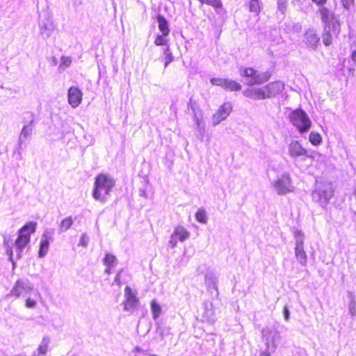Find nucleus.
Returning a JSON list of instances; mask_svg holds the SVG:
<instances>
[{
	"mask_svg": "<svg viewBox=\"0 0 356 356\" xmlns=\"http://www.w3.org/2000/svg\"><path fill=\"white\" fill-rule=\"evenodd\" d=\"M68 103L72 108H76L82 101V92L76 87H70L68 90Z\"/></svg>",
	"mask_w": 356,
	"mask_h": 356,
	"instance_id": "obj_16",
	"label": "nucleus"
},
{
	"mask_svg": "<svg viewBox=\"0 0 356 356\" xmlns=\"http://www.w3.org/2000/svg\"><path fill=\"white\" fill-rule=\"evenodd\" d=\"M341 3L346 9H350V8L353 5L354 0H341Z\"/></svg>",
	"mask_w": 356,
	"mask_h": 356,
	"instance_id": "obj_44",
	"label": "nucleus"
},
{
	"mask_svg": "<svg viewBox=\"0 0 356 356\" xmlns=\"http://www.w3.org/2000/svg\"><path fill=\"white\" fill-rule=\"evenodd\" d=\"M164 54L165 55V67H166L169 63H170L173 60V56L168 48L165 49Z\"/></svg>",
	"mask_w": 356,
	"mask_h": 356,
	"instance_id": "obj_39",
	"label": "nucleus"
},
{
	"mask_svg": "<svg viewBox=\"0 0 356 356\" xmlns=\"http://www.w3.org/2000/svg\"><path fill=\"white\" fill-rule=\"evenodd\" d=\"M274 191L277 195H282L293 193L295 187L293 185L291 175L288 172H284L272 183Z\"/></svg>",
	"mask_w": 356,
	"mask_h": 356,
	"instance_id": "obj_9",
	"label": "nucleus"
},
{
	"mask_svg": "<svg viewBox=\"0 0 356 356\" xmlns=\"http://www.w3.org/2000/svg\"><path fill=\"white\" fill-rule=\"evenodd\" d=\"M225 79L222 78H212L210 80V82L213 86H218L223 87Z\"/></svg>",
	"mask_w": 356,
	"mask_h": 356,
	"instance_id": "obj_41",
	"label": "nucleus"
},
{
	"mask_svg": "<svg viewBox=\"0 0 356 356\" xmlns=\"http://www.w3.org/2000/svg\"><path fill=\"white\" fill-rule=\"evenodd\" d=\"M309 140L314 146H318L322 143V137L318 132L312 131L309 135Z\"/></svg>",
	"mask_w": 356,
	"mask_h": 356,
	"instance_id": "obj_30",
	"label": "nucleus"
},
{
	"mask_svg": "<svg viewBox=\"0 0 356 356\" xmlns=\"http://www.w3.org/2000/svg\"><path fill=\"white\" fill-rule=\"evenodd\" d=\"M50 341L49 337H44L33 356L45 355L48 351Z\"/></svg>",
	"mask_w": 356,
	"mask_h": 356,
	"instance_id": "obj_19",
	"label": "nucleus"
},
{
	"mask_svg": "<svg viewBox=\"0 0 356 356\" xmlns=\"http://www.w3.org/2000/svg\"><path fill=\"white\" fill-rule=\"evenodd\" d=\"M334 195V189L330 183L324 182L316 184L312 193L314 202L321 207L325 208Z\"/></svg>",
	"mask_w": 356,
	"mask_h": 356,
	"instance_id": "obj_5",
	"label": "nucleus"
},
{
	"mask_svg": "<svg viewBox=\"0 0 356 356\" xmlns=\"http://www.w3.org/2000/svg\"><path fill=\"white\" fill-rule=\"evenodd\" d=\"M197 131V137L201 141L204 140V134L206 132V127H203L202 128H197L195 129Z\"/></svg>",
	"mask_w": 356,
	"mask_h": 356,
	"instance_id": "obj_40",
	"label": "nucleus"
},
{
	"mask_svg": "<svg viewBox=\"0 0 356 356\" xmlns=\"http://www.w3.org/2000/svg\"><path fill=\"white\" fill-rule=\"evenodd\" d=\"M34 287L28 280H17L15 283L10 294L15 298H19L24 293L28 294L33 291Z\"/></svg>",
	"mask_w": 356,
	"mask_h": 356,
	"instance_id": "obj_12",
	"label": "nucleus"
},
{
	"mask_svg": "<svg viewBox=\"0 0 356 356\" xmlns=\"http://www.w3.org/2000/svg\"><path fill=\"white\" fill-rule=\"evenodd\" d=\"M205 284L209 289L217 290L216 282L211 276H205Z\"/></svg>",
	"mask_w": 356,
	"mask_h": 356,
	"instance_id": "obj_35",
	"label": "nucleus"
},
{
	"mask_svg": "<svg viewBox=\"0 0 356 356\" xmlns=\"http://www.w3.org/2000/svg\"><path fill=\"white\" fill-rule=\"evenodd\" d=\"M166 36L167 35H164L163 33L158 35L154 40V44L156 46L165 45L168 42V40L165 38Z\"/></svg>",
	"mask_w": 356,
	"mask_h": 356,
	"instance_id": "obj_36",
	"label": "nucleus"
},
{
	"mask_svg": "<svg viewBox=\"0 0 356 356\" xmlns=\"http://www.w3.org/2000/svg\"><path fill=\"white\" fill-rule=\"evenodd\" d=\"M133 353L134 356H158L154 354L147 355L144 350H143L138 346H136L133 349Z\"/></svg>",
	"mask_w": 356,
	"mask_h": 356,
	"instance_id": "obj_38",
	"label": "nucleus"
},
{
	"mask_svg": "<svg viewBox=\"0 0 356 356\" xmlns=\"http://www.w3.org/2000/svg\"><path fill=\"white\" fill-rule=\"evenodd\" d=\"M321 18L325 23L324 32L322 35L323 42L325 46H330L332 38H337L340 33V24L334 15L327 8L320 10Z\"/></svg>",
	"mask_w": 356,
	"mask_h": 356,
	"instance_id": "obj_2",
	"label": "nucleus"
},
{
	"mask_svg": "<svg viewBox=\"0 0 356 356\" xmlns=\"http://www.w3.org/2000/svg\"><path fill=\"white\" fill-rule=\"evenodd\" d=\"M249 8L251 12L258 14L261 8V3L259 0H250Z\"/></svg>",
	"mask_w": 356,
	"mask_h": 356,
	"instance_id": "obj_32",
	"label": "nucleus"
},
{
	"mask_svg": "<svg viewBox=\"0 0 356 356\" xmlns=\"http://www.w3.org/2000/svg\"><path fill=\"white\" fill-rule=\"evenodd\" d=\"M33 131L32 122L29 123L23 127L19 136V142L22 143L31 135Z\"/></svg>",
	"mask_w": 356,
	"mask_h": 356,
	"instance_id": "obj_26",
	"label": "nucleus"
},
{
	"mask_svg": "<svg viewBox=\"0 0 356 356\" xmlns=\"http://www.w3.org/2000/svg\"><path fill=\"white\" fill-rule=\"evenodd\" d=\"M222 88L227 90L237 91L241 89V86L235 81L225 79Z\"/></svg>",
	"mask_w": 356,
	"mask_h": 356,
	"instance_id": "obj_25",
	"label": "nucleus"
},
{
	"mask_svg": "<svg viewBox=\"0 0 356 356\" xmlns=\"http://www.w3.org/2000/svg\"><path fill=\"white\" fill-rule=\"evenodd\" d=\"M289 311L286 307H284V316L286 321H288L289 318Z\"/></svg>",
	"mask_w": 356,
	"mask_h": 356,
	"instance_id": "obj_47",
	"label": "nucleus"
},
{
	"mask_svg": "<svg viewBox=\"0 0 356 356\" xmlns=\"http://www.w3.org/2000/svg\"><path fill=\"white\" fill-rule=\"evenodd\" d=\"M74 220L71 216H68L63 219L59 225V232H65L68 230L72 225Z\"/></svg>",
	"mask_w": 356,
	"mask_h": 356,
	"instance_id": "obj_28",
	"label": "nucleus"
},
{
	"mask_svg": "<svg viewBox=\"0 0 356 356\" xmlns=\"http://www.w3.org/2000/svg\"><path fill=\"white\" fill-rule=\"evenodd\" d=\"M316 4H323L325 3L326 0H312Z\"/></svg>",
	"mask_w": 356,
	"mask_h": 356,
	"instance_id": "obj_49",
	"label": "nucleus"
},
{
	"mask_svg": "<svg viewBox=\"0 0 356 356\" xmlns=\"http://www.w3.org/2000/svg\"><path fill=\"white\" fill-rule=\"evenodd\" d=\"M295 256L298 261L303 266L307 264V255L304 246H295Z\"/></svg>",
	"mask_w": 356,
	"mask_h": 356,
	"instance_id": "obj_21",
	"label": "nucleus"
},
{
	"mask_svg": "<svg viewBox=\"0 0 356 356\" xmlns=\"http://www.w3.org/2000/svg\"><path fill=\"white\" fill-rule=\"evenodd\" d=\"M193 120L195 124V129H201L203 127H206V122L204 120L203 113L201 110H193Z\"/></svg>",
	"mask_w": 356,
	"mask_h": 356,
	"instance_id": "obj_22",
	"label": "nucleus"
},
{
	"mask_svg": "<svg viewBox=\"0 0 356 356\" xmlns=\"http://www.w3.org/2000/svg\"><path fill=\"white\" fill-rule=\"evenodd\" d=\"M7 254L9 256V259L10 261L12 262L13 264V268H15V262L13 259V254H14V252H13V250L12 248H9L7 250Z\"/></svg>",
	"mask_w": 356,
	"mask_h": 356,
	"instance_id": "obj_45",
	"label": "nucleus"
},
{
	"mask_svg": "<svg viewBox=\"0 0 356 356\" xmlns=\"http://www.w3.org/2000/svg\"><path fill=\"white\" fill-rule=\"evenodd\" d=\"M240 74L245 78L246 83L250 86L262 84L268 81L271 76L268 71L258 72L252 67L240 69Z\"/></svg>",
	"mask_w": 356,
	"mask_h": 356,
	"instance_id": "obj_6",
	"label": "nucleus"
},
{
	"mask_svg": "<svg viewBox=\"0 0 356 356\" xmlns=\"http://www.w3.org/2000/svg\"><path fill=\"white\" fill-rule=\"evenodd\" d=\"M104 264L107 267L105 272L110 274L111 269L117 266L118 259L115 255L106 253L104 259Z\"/></svg>",
	"mask_w": 356,
	"mask_h": 356,
	"instance_id": "obj_20",
	"label": "nucleus"
},
{
	"mask_svg": "<svg viewBox=\"0 0 356 356\" xmlns=\"http://www.w3.org/2000/svg\"><path fill=\"white\" fill-rule=\"evenodd\" d=\"M261 339L267 352L274 353L281 339L280 332L276 327H266L261 331Z\"/></svg>",
	"mask_w": 356,
	"mask_h": 356,
	"instance_id": "obj_8",
	"label": "nucleus"
},
{
	"mask_svg": "<svg viewBox=\"0 0 356 356\" xmlns=\"http://www.w3.org/2000/svg\"><path fill=\"white\" fill-rule=\"evenodd\" d=\"M270 353L271 352L263 351L261 353L259 356H271Z\"/></svg>",
	"mask_w": 356,
	"mask_h": 356,
	"instance_id": "obj_50",
	"label": "nucleus"
},
{
	"mask_svg": "<svg viewBox=\"0 0 356 356\" xmlns=\"http://www.w3.org/2000/svg\"><path fill=\"white\" fill-rule=\"evenodd\" d=\"M320 38L315 30L309 29L305 33V42L307 47L312 50L316 49L319 44Z\"/></svg>",
	"mask_w": 356,
	"mask_h": 356,
	"instance_id": "obj_15",
	"label": "nucleus"
},
{
	"mask_svg": "<svg viewBox=\"0 0 356 356\" xmlns=\"http://www.w3.org/2000/svg\"><path fill=\"white\" fill-rule=\"evenodd\" d=\"M115 184L113 178L106 174H99L95 177L92 190V197L102 203H104Z\"/></svg>",
	"mask_w": 356,
	"mask_h": 356,
	"instance_id": "obj_1",
	"label": "nucleus"
},
{
	"mask_svg": "<svg viewBox=\"0 0 356 356\" xmlns=\"http://www.w3.org/2000/svg\"><path fill=\"white\" fill-rule=\"evenodd\" d=\"M265 88L270 98L280 93L284 88V84L282 81H275L266 86Z\"/></svg>",
	"mask_w": 356,
	"mask_h": 356,
	"instance_id": "obj_17",
	"label": "nucleus"
},
{
	"mask_svg": "<svg viewBox=\"0 0 356 356\" xmlns=\"http://www.w3.org/2000/svg\"><path fill=\"white\" fill-rule=\"evenodd\" d=\"M202 3L210 5L214 8H221L222 3L220 0H199Z\"/></svg>",
	"mask_w": 356,
	"mask_h": 356,
	"instance_id": "obj_37",
	"label": "nucleus"
},
{
	"mask_svg": "<svg viewBox=\"0 0 356 356\" xmlns=\"http://www.w3.org/2000/svg\"><path fill=\"white\" fill-rule=\"evenodd\" d=\"M293 234L295 238V246H304L305 234L302 231L295 229Z\"/></svg>",
	"mask_w": 356,
	"mask_h": 356,
	"instance_id": "obj_29",
	"label": "nucleus"
},
{
	"mask_svg": "<svg viewBox=\"0 0 356 356\" xmlns=\"http://www.w3.org/2000/svg\"><path fill=\"white\" fill-rule=\"evenodd\" d=\"M287 154L296 162L305 161L307 158L314 159L316 157L324 161V157L321 154L314 152L312 154H309L308 150L298 140H292L289 143Z\"/></svg>",
	"mask_w": 356,
	"mask_h": 356,
	"instance_id": "obj_3",
	"label": "nucleus"
},
{
	"mask_svg": "<svg viewBox=\"0 0 356 356\" xmlns=\"http://www.w3.org/2000/svg\"><path fill=\"white\" fill-rule=\"evenodd\" d=\"M42 296L38 291H34L33 296H28L25 300V307L28 309H35L38 302L42 300Z\"/></svg>",
	"mask_w": 356,
	"mask_h": 356,
	"instance_id": "obj_18",
	"label": "nucleus"
},
{
	"mask_svg": "<svg viewBox=\"0 0 356 356\" xmlns=\"http://www.w3.org/2000/svg\"><path fill=\"white\" fill-rule=\"evenodd\" d=\"M232 111V106L230 103L227 102L223 104L214 113L211 118L213 126H216L222 121L227 118Z\"/></svg>",
	"mask_w": 356,
	"mask_h": 356,
	"instance_id": "obj_13",
	"label": "nucleus"
},
{
	"mask_svg": "<svg viewBox=\"0 0 356 356\" xmlns=\"http://www.w3.org/2000/svg\"><path fill=\"white\" fill-rule=\"evenodd\" d=\"M291 124L296 127L300 134L307 132L312 127V121L307 114L302 109H296L289 114Z\"/></svg>",
	"mask_w": 356,
	"mask_h": 356,
	"instance_id": "obj_7",
	"label": "nucleus"
},
{
	"mask_svg": "<svg viewBox=\"0 0 356 356\" xmlns=\"http://www.w3.org/2000/svg\"><path fill=\"white\" fill-rule=\"evenodd\" d=\"M350 310L351 314L354 316L355 314V308L350 307Z\"/></svg>",
	"mask_w": 356,
	"mask_h": 356,
	"instance_id": "obj_51",
	"label": "nucleus"
},
{
	"mask_svg": "<svg viewBox=\"0 0 356 356\" xmlns=\"http://www.w3.org/2000/svg\"><path fill=\"white\" fill-rule=\"evenodd\" d=\"M72 61V59L70 56H63L60 58V65L58 66L59 71H64L66 68L70 67Z\"/></svg>",
	"mask_w": 356,
	"mask_h": 356,
	"instance_id": "obj_31",
	"label": "nucleus"
},
{
	"mask_svg": "<svg viewBox=\"0 0 356 356\" xmlns=\"http://www.w3.org/2000/svg\"><path fill=\"white\" fill-rule=\"evenodd\" d=\"M54 29L53 24L51 22H49L47 24H43L41 26V33L42 35L46 37H49L50 35L51 31Z\"/></svg>",
	"mask_w": 356,
	"mask_h": 356,
	"instance_id": "obj_34",
	"label": "nucleus"
},
{
	"mask_svg": "<svg viewBox=\"0 0 356 356\" xmlns=\"http://www.w3.org/2000/svg\"><path fill=\"white\" fill-rule=\"evenodd\" d=\"M49 247V242L47 237L45 236H43L42 238L41 239L40 244V249L38 255L40 257H44L46 256V254L48 252Z\"/></svg>",
	"mask_w": 356,
	"mask_h": 356,
	"instance_id": "obj_27",
	"label": "nucleus"
},
{
	"mask_svg": "<svg viewBox=\"0 0 356 356\" xmlns=\"http://www.w3.org/2000/svg\"><path fill=\"white\" fill-rule=\"evenodd\" d=\"M151 312L154 320H156L162 314V307L155 299L150 302Z\"/></svg>",
	"mask_w": 356,
	"mask_h": 356,
	"instance_id": "obj_23",
	"label": "nucleus"
},
{
	"mask_svg": "<svg viewBox=\"0 0 356 356\" xmlns=\"http://www.w3.org/2000/svg\"><path fill=\"white\" fill-rule=\"evenodd\" d=\"M190 235V232L184 227L176 226L170 236L168 245L171 248H174L178 242L183 243L188 239Z\"/></svg>",
	"mask_w": 356,
	"mask_h": 356,
	"instance_id": "obj_10",
	"label": "nucleus"
},
{
	"mask_svg": "<svg viewBox=\"0 0 356 356\" xmlns=\"http://www.w3.org/2000/svg\"><path fill=\"white\" fill-rule=\"evenodd\" d=\"M124 309L129 312H134L138 307L139 300L136 293L129 287L124 289Z\"/></svg>",
	"mask_w": 356,
	"mask_h": 356,
	"instance_id": "obj_11",
	"label": "nucleus"
},
{
	"mask_svg": "<svg viewBox=\"0 0 356 356\" xmlns=\"http://www.w3.org/2000/svg\"><path fill=\"white\" fill-rule=\"evenodd\" d=\"M121 273H122V271L118 272L117 275L115 276V280H114V283L118 286L121 284V280H120Z\"/></svg>",
	"mask_w": 356,
	"mask_h": 356,
	"instance_id": "obj_46",
	"label": "nucleus"
},
{
	"mask_svg": "<svg viewBox=\"0 0 356 356\" xmlns=\"http://www.w3.org/2000/svg\"><path fill=\"white\" fill-rule=\"evenodd\" d=\"M88 241H89L88 236L86 234H82V236L80 238L79 245L86 247L88 244Z\"/></svg>",
	"mask_w": 356,
	"mask_h": 356,
	"instance_id": "obj_42",
	"label": "nucleus"
},
{
	"mask_svg": "<svg viewBox=\"0 0 356 356\" xmlns=\"http://www.w3.org/2000/svg\"><path fill=\"white\" fill-rule=\"evenodd\" d=\"M37 223L29 222L18 231V236L15 242L17 259L21 257V254L26 246L30 243L31 235L35 232Z\"/></svg>",
	"mask_w": 356,
	"mask_h": 356,
	"instance_id": "obj_4",
	"label": "nucleus"
},
{
	"mask_svg": "<svg viewBox=\"0 0 356 356\" xmlns=\"http://www.w3.org/2000/svg\"><path fill=\"white\" fill-rule=\"evenodd\" d=\"M195 218L199 222L205 224L207 222L206 211L202 209H198L195 213Z\"/></svg>",
	"mask_w": 356,
	"mask_h": 356,
	"instance_id": "obj_33",
	"label": "nucleus"
},
{
	"mask_svg": "<svg viewBox=\"0 0 356 356\" xmlns=\"http://www.w3.org/2000/svg\"><path fill=\"white\" fill-rule=\"evenodd\" d=\"M351 59L354 62V63L355 64L356 63V49L355 50H353L352 51V54H351Z\"/></svg>",
	"mask_w": 356,
	"mask_h": 356,
	"instance_id": "obj_48",
	"label": "nucleus"
},
{
	"mask_svg": "<svg viewBox=\"0 0 356 356\" xmlns=\"http://www.w3.org/2000/svg\"><path fill=\"white\" fill-rule=\"evenodd\" d=\"M158 27L159 31L164 35H168L170 33L169 24L167 20L161 15L157 16Z\"/></svg>",
	"mask_w": 356,
	"mask_h": 356,
	"instance_id": "obj_24",
	"label": "nucleus"
},
{
	"mask_svg": "<svg viewBox=\"0 0 356 356\" xmlns=\"http://www.w3.org/2000/svg\"><path fill=\"white\" fill-rule=\"evenodd\" d=\"M287 0H277L278 9L284 13L286 8Z\"/></svg>",
	"mask_w": 356,
	"mask_h": 356,
	"instance_id": "obj_43",
	"label": "nucleus"
},
{
	"mask_svg": "<svg viewBox=\"0 0 356 356\" xmlns=\"http://www.w3.org/2000/svg\"><path fill=\"white\" fill-rule=\"evenodd\" d=\"M243 94L246 97L251 98L254 100H261L269 98V94L264 88H249L243 90Z\"/></svg>",
	"mask_w": 356,
	"mask_h": 356,
	"instance_id": "obj_14",
	"label": "nucleus"
}]
</instances>
